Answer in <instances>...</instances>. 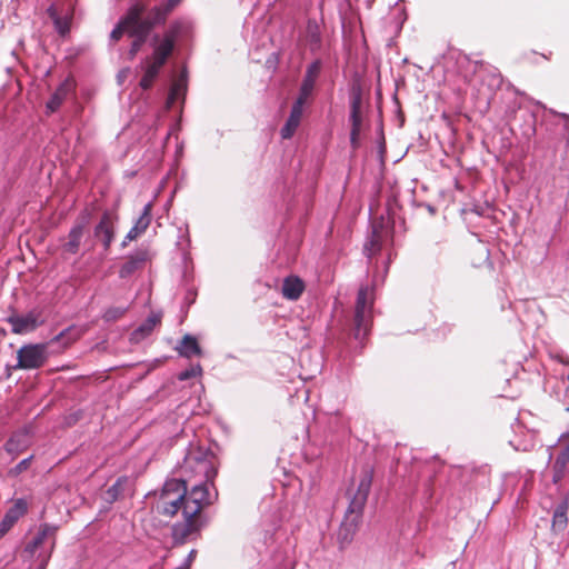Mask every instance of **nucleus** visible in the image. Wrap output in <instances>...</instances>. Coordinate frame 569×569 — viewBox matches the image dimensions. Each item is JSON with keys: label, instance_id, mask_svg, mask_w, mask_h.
<instances>
[{"label": "nucleus", "instance_id": "1", "mask_svg": "<svg viewBox=\"0 0 569 569\" xmlns=\"http://www.w3.org/2000/svg\"><path fill=\"white\" fill-rule=\"evenodd\" d=\"M186 468L194 469L199 475L203 476L204 481L193 486L191 490L187 489L183 520L176 522L171 529L174 545H183L199 537L201 529L206 525L202 511L213 502L208 490V482L213 485L218 473L212 461L207 458L189 456L186 460Z\"/></svg>", "mask_w": 569, "mask_h": 569}, {"label": "nucleus", "instance_id": "2", "mask_svg": "<svg viewBox=\"0 0 569 569\" xmlns=\"http://www.w3.org/2000/svg\"><path fill=\"white\" fill-rule=\"evenodd\" d=\"M147 10L148 7L144 2L137 1L127 10L126 14L111 31L110 38L113 41H119L124 33L133 38L129 50L130 59H133L141 50L150 32L156 27L151 20L144 17Z\"/></svg>", "mask_w": 569, "mask_h": 569}, {"label": "nucleus", "instance_id": "3", "mask_svg": "<svg viewBox=\"0 0 569 569\" xmlns=\"http://www.w3.org/2000/svg\"><path fill=\"white\" fill-rule=\"evenodd\" d=\"M373 479V468L365 466L361 470L359 483L356 492L352 495L341 530L355 532L362 518V512L368 500Z\"/></svg>", "mask_w": 569, "mask_h": 569}, {"label": "nucleus", "instance_id": "4", "mask_svg": "<svg viewBox=\"0 0 569 569\" xmlns=\"http://www.w3.org/2000/svg\"><path fill=\"white\" fill-rule=\"evenodd\" d=\"M187 499V481L180 479H169L161 488L154 509L164 517H174L180 510L183 513L184 501Z\"/></svg>", "mask_w": 569, "mask_h": 569}, {"label": "nucleus", "instance_id": "5", "mask_svg": "<svg viewBox=\"0 0 569 569\" xmlns=\"http://www.w3.org/2000/svg\"><path fill=\"white\" fill-rule=\"evenodd\" d=\"M18 363L14 369L31 370L41 368L47 359V345H24L17 351Z\"/></svg>", "mask_w": 569, "mask_h": 569}, {"label": "nucleus", "instance_id": "6", "mask_svg": "<svg viewBox=\"0 0 569 569\" xmlns=\"http://www.w3.org/2000/svg\"><path fill=\"white\" fill-rule=\"evenodd\" d=\"M58 527L50 523H41L37 533L26 545L23 552L32 558L36 552L47 542L50 541V551L47 555L51 556L56 547Z\"/></svg>", "mask_w": 569, "mask_h": 569}, {"label": "nucleus", "instance_id": "7", "mask_svg": "<svg viewBox=\"0 0 569 569\" xmlns=\"http://www.w3.org/2000/svg\"><path fill=\"white\" fill-rule=\"evenodd\" d=\"M459 68L461 72H463V78L466 81L471 82L473 76L480 71H489L492 81L500 83L501 77L497 69H490L482 60H472L469 54L459 53L457 59Z\"/></svg>", "mask_w": 569, "mask_h": 569}, {"label": "nucleus", "instance_id": "8", "mask_svg": "<svg viewBox=\"0 0 569 569\" xmlns=\"http://www.w3.org/2000/svg\"><path fill=\"white\" fill-rule=\"evenodd\" d=\"M7 321L11 325V331L16 335L31 332L44 322L41 311L36 309L26 315H12Z\"/></svg>", "mask_w": 569, "mask_h": 569}, {"label": "nucleus", "instance_id": "9", "mask_svg": "<svg viewBox=\"0 0 569 569\" xmlns=\"http://www.w3.org/2000/svg\"><path fill=\"white\" fill-rule=\"evenodd\" d=\"M88 223V214L80 217L76 221V223L69 231L66 240L61 244V250L63 254L71 256L78 253Z\"/></svg>", "mask_w": 569, "mask_h": 569}, {"label": "nucleus", "instance_id": "10", "mask_svg": "<svg viewBox=\"0 0 569 569\" xmlns=\"http://www.w3.org/2000/svg\"><path fill=\"white\" fill-rule=\"evenodd\" d=\"M28 509L29 505L24 498L13 500L12 506L7 510L0 522V539L13 528L20 518L27 515Z\"/></svg>", "mask_w": 569, "mask_h": 569}, {"label": "nucleus", "instance_id": "11", "mask_svg": "<svg viewBox=\"0 0 569 569\" xmlns=\"http://www.w3.org/2000/svg\"><path fill=\"white\" fill-rule=\"evenodd\" d=\"M47 13L53 21L57 32L64 37L70 31V24L72 20V11L70 7L64 9V4L52 3L48 9Z\"/></svg>", "mask_w": 569, "mask_h": 569}, {"label": "nucleus", "instance_id": "12", "mask_svg": "<svg viewBox=\"0 0 569 569\" xmlns=\"http://www.w3.org/2000/svg\"><path fill=\"white\" fill-rule=\"evenodd\" d=\"M320 71H321V61L320 60L313 61L307 68L305 78H303L301 87H300L299 96L297 98L298 101H301L305 103L307 102V100L309 99V97L311 96V93L313 91V88H315L316 81L320 74Z\"/></svg>", "mask_w": 569, "mask_h": 569}, {"label": "nucleus", "instance_id": "13", "mask_svg": "<svg viewBox=\"0 0 569 569\" xmlns=\"http://www.w3.org/2000/svg\"><path fill=\"white\" fill-rule=\"evenodd\" d=\"M114 219L109 211H104L94 228V236L102 239L106 250L110 248L114 238Z\"/></svg>", "mask_w": 569, "mask_h": 569}, {"label": "nucleus", "instance_id": "14", "mask_svg": "<svg viewBox=\"0 0 569 569\" xmlns=\"http://www.w3.org/2000/svg\"><path fill=\"white\" fill-rule=\"evenodd\" d=\"M151 203L144 206L141 216L136 221L134 226L128 231L122 246H127L129 241L136 240L140 234H142L151 223Z\"/></svg>", "mask_w": 569, "mask_h": 569}, {"label": "nucleus", "instance_id": "15", "mask_svg": "<svg viewBox=\"0 0 569 569\" xmlns=\"http://www.w3.org/2000/svg\"><path fill=\"white\" fill-rule=\"evenodd\" d=\"M305 104V102L298 100L295 101L290 116L283 128L281 129V137L283 139H290L295 134L296 130L300 124Z\"/></svg>", "mask_w": 569, "mask_h": 569}, {"label": "nucleus", "instance_id": "16", "mask_svg": "<svg viewBox=\"0 0 569 569\" xmlns=\"http://www.w3.org/2000/svg\"><path fill=\"white\" fill-rule=\"evenodd\" d=\"M182 0H167L164 3L153 7L144 14L156 26L163 24L168 16L181 3Z\"/></svg>", "mask_w": 569, "mask_h": 569}, {"label": "nucleus", "instance_id": "17", "mask_svg": "<svg viewBox=\"0 0 569 569\" xmlns=\"http://www.w3.org/2000/svg\"><path fill=\"white\" fill-rule=\"evenodd\" d=\"M73 89V81L71 79H66L53 92L51 98L46 104L48 113L56 112L63 101L67 99L68 94Z\"/></svg>", "mask_w": 569, "mask_h": 569}, {"label": "nucleus", "instance_id": "18", "mask_svg": "<svg viewBox=\"0 0 569 569\" xmlns=\"http://www.w3.org/2000/svg\"><path fill=\"white\" fill-rule=\"evenodd\" d=\"M305 282L298 276H289L283 279L281 293L288 300H298L305 291Z\"/></svg>", "mask_w": 569, "mask_h": 569}, {"label": "nucleus", "instance_id": "19", "mask_svg": "<svg viewBox=\"0 0 569 569\" xmlns=\"http://www.w3.org/2000/svg\"><path fill=\"white\" fill-rule=\"evenodd\" d=\"M148 259L147 251H138L128 257L127 261L122 264L119 274L121 278H128L137 270L141 269Z\"/></svg>", "mask_w": 569, "mask_h": 569}, {"label": "nucleus", "instance_id": "20", "mask_svg": "<svg viewBox=\"0 0 569 569\" xmlns=\"http://www.w3.org/2000/svg\"><path fill=\"white\" fill-rule=\"evenodd\" d=\"M162 313L152 312L133 332V339H142L149 336L161 323Z\"/></svg>", "mask_w": 569, "mask_h": 569}, {"label": "nucleus", "instance_id": "21", "mask_svg": "<svg viewBox=\"0 0 569 569\" xmlns=\"http://www.w3.org/2000/svg\"><path fill=\"white\" fill-rule=\"evenodd\" d=\"M569 509V499L565 498L561 503H559L553 512L552 517V530L555 531H562L566 529L568 525V517L567 512Z\"/></svg>", "mask_w": 569, "mask_h": 569}, {"label": "nucleus", "instance_id": "22", "mask_svg": "<svg viewBox=\"0 0 569 569\" xmlns=\"http://www.w3.org/2000/svg\"><path fill=\"white\" fill-rule=\"evenodd\" d=\"M350 144L353 150L358 149L360 146V133L363 124V112H350Z\"/></svg>", "mask_w": 569, "mask_h": 569}, {"label": "nucleus", "instance_id": "23", "mask_svg": "<svg viewBox=\"0 0 569 569\" xmlns=\"http://www.w3.org/2000/svg\"><path fill=\"white\" fill-rule=\"evenodd\" d=\"M371 327V312L355 311V337L365 338Z\"/></svg>", "mask_w": 569, "mask_h": 569}, {"label": "nucleus", "instance_id": "24", "mask_svg": "<svg viewBox=\"0 0 569 569\" xmlns=\"http://www.w3.org/2000/svg\"><path fill=\"white\" fill-rule=\"evenodd\" d=\"M569 463V447H563L556 458L553 463V477L552 481L558 483L565 476L566 468Z\"/></svg>", "mask_w": 569, "mask_h": 569}, {"label": "nucleus", "instance_id": "25", "mask_svg": "<svg viewBox=\"0 0 569 569\" xmlns=\"http://www.w3.org/2000/svg\"><path fill=\"white\" fill-rule=\"evenodd\" d=\"M177 350L180 356L186 358H191L192 356L201 355V348L197 339L190 335H186L182 338L180 347Z\"/></svg>", "mask_w": 569, "mask_h": 569}, {"label": "nucleus", "instance_id": "26", "mask_svg": "<svg viewBox=\"0 0 569 569\" xmlns=\"http://www.w3.org/2000/svg\"><path fill=\"white\" fill-rule=\"evenodd\" d=\"M306 39L311 50H317L321 44V32L315 20H309L306 29Z\"/></svg>", "mask_w": 569, "mask_h": 569}, {"label": "nucleus", "instance_id": "27", "mask_svg": "<svg viewBox=\"0 0 569 569\" xmlns=\"http://www.w3.org/2000/svg\"><path fill=\"white\" fill-rule=\"evenodd\" d=\"M382 236L381 231L373 229L369 240L365 244V251L369 257L378 253L381 250Z\"/></svg>", "mask_w": 569, "mask_h": 569}, {"label": "nucleus", "instance_id": "28", "mask_svg": "<svg viewBox=\"0 0 569 569\" xmlns=\"http://www.w3.org/2000/svg\"><path fill=\"white\" fill-rule=\"evenodd\" d=\"M186 90H187L186 80L183 78L176 80L172 83L169 96H168V100H167L168 107L172 106L180 94H184Z\"/></svg>", "mask_w": 569, "mask_h": 569}, {"label": "nucleus", "instance_id": "29", "mask_svg": "<svg viewBox=\"0 0 569 569\" xmlns=\"http://www.w3.org/2000/svg\"><path fill=\"white\" fill-rule=\"evenodd\" d=\"M127 482L126 478H119L107 491H106V501L114 502L121 496L123 491V487Z\"/></svg>", "mask_w": 569, "mask_h": 569}, {"label": "nucleus", "instance_id": "30", "mask_svg": "<svg viewBox=\"0 0 569 569\" xmlns=\"http://www.w3.org/2000/svg\"><path fill=\"white\" fill-rule=\"evenodd\" d=\"M350 112H363L362 91L359 86H353L350 93Z\"/></svg>", "mask_w": 569, "mask_h": 569}, {"label": "nucleus", "instance_id": "31", "mask_svg": "<svg viewBox=\"0 0 569 569\" xmlns=\"http://www.w3.org/2000/svg\"><path fill=\"white\" fill-rule=\"evenodd\" d=\"M174 49V44L170 42L169 39H162L159 44L154 47L153 53L160 58L166 60L172 54Z\"/></svg>", "mask_w": 569, "mask_h": 569}, {"label": "nucleus", "instance_id": "32", "mask_svg": "<svg viewBox=\"0 0 569 569\" xmlns=\"http://www.w3.org/2000/svg\"><path fill=\"white\" fill-rule=\"evenodd\" d=\"M355 311L371 312V303L369 302V293L366 288H361L358 292Z\"/></svg>", "mask_w": 569, "mask_h": 569}, {"label": "nucleus", "instance_id": "33", "mask_svg": "<svg viewBox=\"0 0 569 569\" xmlns=\"http://www.w3.org/2000/svg\"><path fill=\"white\" fill-rule=\"evenodd\" d=\"M127 312L126 308L122 307H110L103 313V320L107 322H114L121 319Z\"/></svg>", "mask_w": 569, "mask_h": 569}, {"label": "nucleus", "instance_id": "34", "mask_svg": "<svg viewBox=\"0 0 569 569\" xmlns=\"http://www.w3.org/2000/svg\"><path fill=\"white\" fill-rule=\"evenodd\" d=\"M23 436H13L11 437L8 442L6 443V449L8 452L10 453H19L20 451H22L23 449L27 448V445L26 443H21L20 441V438H22Z\"/></svg>", "mask_w": 569, "mask_h": 569}, {"label": "nucleus", "instance_id": "35", "mask_svg": "<svg viewBox=\"0 0 569 569\" xmlns=\"http://www.w3.org/2000/svg\"><path fill=\"white\" fill-rule=\"evenodd\" d=\"M159 72L150 69V68H146V71L140 80V87L143 89V90H148L152 87L153 84V81L156 80V78L158 77Z\"/></svg>", "mask_w": 569, "mask_h": 569}, {"label": "nucleus", "instance_id": "36", "mask_svg": "<svg viewBox=\"0 0 569 569\" xmlns=\"http://www.w3.org/2000/svg\"><path fill=\"white\" fill-rule=\"evenodd\" d=\"M32 458H33V456H30L29 458L21 460L16 467H13L9 470V472H8L9 476L17 477L20 473L28 470L29 467L31 466Z\"/></svg>", "mask_w": 569, "mask_h": 569}, {"label": "nucleus", "instance_id": "37", "mask_svg": "<svg viewBox=\"0 0 569 569\" xmlns=\"http://www.w3.org/2000/svg\"><path fill=\"white\" fill-rule=\"evenodd\" d=\"M181 27H182L181 22L174 21L173 23H171L169 29L164 32L162 39H169L170 42L174 44V42L180 33Z\"/></svg>", "mask_w": 569, "mask_h": 569}, {"label": "nucleus", "instance_id": "38", "mask_svg": "<svg viewBox=\"0 0 569 569\" xmlns=\"http://www.w3.org/2000/svg\"><path fill=\"white\" fill-rule=\"evenodd\" d=\"M201 367L200 366H197V367H192L190 369H187V370H183L179 373L178 378L179 380L181 381H184V380H188L190 378H194L197 376H200L201 375Z\"/></svg>", "mask_w": 569, "mask_h": 569}, {"label": "nucleus", "instance_id": "39", "mask_svg": "<svg viewBox=\"0 0 569 569\" xmlns=\"http://www.w3.org/2000/svg\"><path fill=\"white\" fill-rule=\"evenodd\" d=\"M167 60L163 59V58H160L158 56H154V53L152 54V60L151 62L148 64V68L157 71V72H160V69L166 64Z\"/></svg>", "mask_w": 569, "mask_h": 569}, {"label": "nucleus", "instance_id": "40", "mask_svg": "<svg viewBox=\"0 0 569 569\" xmlns=\"http://www.w3.org/2000/svg\"><path fill=\"white\" fill-rule=\"evenodd\" d=\"M72 331V328H68L66 330H63L62 332H60L59 335H57L53 339H52V342H58L60 340H62L63 338L68 337Z\"/></svg>", "mask_w": 569, "mask_h": 569}, {"label": "nucleus", "instance_id": "41", "mask_svg": "<svg viewBox=\"0 0 569 569\" xmlns=\"http://www.w3.org/2000/svg\"><path fill=\"white\" fill-rule=\"evenodd\" d=\"M560 442L562 448L569 447V431L561 437Z\"/></svg>", "mask_w": 569, "mask_h": 569}, {"label": "nucleus", "instance_id": "42", "mask_svg": "<svg viewBox=\"0 0 569 569\" xmlns=\"http://www.w3.org/2000/svg\"><path fill=\"white\" fill-rule=\"evenodd\" d=\"M477 472L481 473L486 478L487 482H489V478H488V473H487L486 469L478 470Z\"/></svg>", "mask_w": 569, "mask_h": 569}]
</instances>
